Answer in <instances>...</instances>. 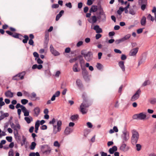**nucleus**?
I'll return each mask as SVG.
<instances>
[{
  "label": "nucleus",
  "instance_id": "f257e3e1",
  "mask_svg": "<svg viewBox=\"0 0 156 156\" xmlns=\"http://www.w3.org/2000/svg\"><path fill=\"white\" fill-rule=\"evenodd\" d=\"M6 33L9 36L16 39H18L20 40H22V42L24 44H26L27 43L29 39V36L26 34L24 35L23 36L20 34L14 32L13 33L9 30H6Z\"/></svg>",
  "mask_w": 156,
  "mask_h": 156
},
{
  "label": "nucleus",
  "instance_id": "f03ea898",
  "mask_svg": "<svg viewBox=\"0 0 156 156\" xmlns=\"http://www.w3.org/2000/svg\"><path fill=\"white\" fill-rule=\"evenodd\" d=\"M82 98L83 99V101L81 105L85 108H88L92 105V102L88 101L87 94L85 92H83Z\"/></svg>",
  "mask_w": 156,
  "mask_h": 156
},
{
  "label": "nucleus",
  "instance_id": "7ed1b4c3",
  "mask_svg": "<svg viewBox=\"0 0 156 156\" xmlns=\"http://www.w3.org/2000/svg\"><path fill=\"white\" fill-rule=\"evenodd\" d=\"M132 133L131 143L135 145L137 142L139 138V134L135 129H133Z\"/></svg>",
  "mask_w": 156,
  "mask_h": 156
},
{
  "label": "nucleus",
  "instance_id": "20e7f679",
  "mask_svg": "<svg viewBox=\"0 0 156 156\" xmlns=\"http://www.w3.org/2000/svg\"><path fill=\"white\" fill-rule=\"evenodd\" d=\"M146 114L144 112L140 113L134 115L133 116V119L135 120H143L146 118Z\"/></svg>",
  "mask_w": 156,
  "mask_h": 156
},
{
  "label": "nucleus",
  "instance_id": "39448f33",
  "mask_svg": "<svg viewBox=\"0 0 156 156\" xmlns=\"http://www.w3.org/2000/svg\"><path fill=\"white\" fill-rule=\"evenodd\" d=\"M25 74L26 72L25 71H23L22 72L19 73L13 76L12 77V79L14 80H22L24 79Z\"/></svg>",
  "mask_w": 156,
  "mask_h": 156
},
{
  "label": "nucleus",
  "instance_id": "423d86ee",
  "mask_svg": "<svg viewBox=\"0 0 156 156\" xmlns=\"http://www.w3.org/2000/svg\"><path fill=\"white\" fill-rule=\"evenodd\" d=\"M122 134L121 135L122 141L123 142H126L129 138V133L125 129L122 132Z\"/></svg>",
  "mask_w": 156,
  "mask_h": 156
},
{
  "label": "nucleus",
  "instance_id": "0eeeda50",
  "mask_svg": "<svg viewBox=\"0 0 156 156\" xmlns=\"http://www.w3.org/2000/svg\"><path fill=\"white\" fill-rule=\"evenodd\" d=\"M84 58L87 61L90 62L92 60L93 58V53L90 51H88L85 55Z\"/></svg>",
  "mask_w": 156,
  "mask_h": 156
},
{
  "label": "nucleus",
  "instance_id": "6e6552de",
  "mask_svg": "<svg viewBox=\"0 0 156 156\" xmlns=\"http://www.w3.org/2000/svg\"><path fill=\"white\" fill-rule=\"evenodd\" d=\"M141 92V90L140 89L138 90L135 93L132 97L131 98V101H134L140 97V95Z\"/></svg>",
  "mask_w": 156,
  "mask_h": 156
},
{
  "label": "nucleus",
  "instance_id": "1a4fd4ad",
  "mask_svg": "<svg viewBox=\"0 0 156 156\" xmlns=\"http://www.w3.org/2000/svg\"><path fill=\"white\" fill-rule=\"evenodd\" d=\"M82 74L84 80L86 81H88L89 78L88 76V73L86 70V69H82Z\"/></svg>",
  "mask_w": 156,
  "mask_h": 156
},
{
  "label": "nucleus",
  "instance_id": "9d476101",
  "mask_svg": "<svg viewBox=\"0 0 156 156\" xmlns=\"http://www.w3.org/2000/svg\"><path fill=\"white\" fill-rule=\"evenodd\" d=\"M79 61L81 69H86L85 61L81 55H79Z\"/></svg>",
  "mask_w": 156,
  "mask_h": 156
},
{
  "label": "nucleus",
  "instance_id": "9b49d317",
  "mask_svg": "<svg viewBox=\"0 0 156 156\" xmlns=\"http://www.w3.org/2000/svg\"><path fill=\"white\" fill-rule=\"evenodd\" d=\"M50 51L51 53L54 56H56L59 55L60 53L56 50L54 49L53 45L51 44L50 47Z\"/></svg>",
  "mask_w": 156,
  "mask_h": 156
},
{
  "label": "nucleus",
  "instance_id": "f8f14e48",
  "mask_svg": "<svg viewBox=\"0 0 156 156\" xmlns=\"http://www.w3.org/2000/svg\"><path fill=\"white\" fill-rule=\"evenodd\" d=\"M44 64H45L46 66H48V69H47L45 70L44 73L46 76L48 77H50L51 75V73L50 71V69H49V64L48 62H46L44 63Z\"/></svg>",
  "mask_w": 156,
  "mask_h": 156
},
{
  "label": "nucleus",
  "instance_id": "ddd939ff",
  "mask_svg": "<svg viewBox=\"0 0 156 156\" xmlns=\"http://www.w3.org/2000/svg\"><path fill=\"white\" fill-rule=\"evenodd\" d=\"M139 49L138 48H136L131 49L129 51V55L130 56H135L137 53Z\"/></svg>",
  "mask_w": 156,
  "mask_h": 156
},
{
  "label": "nucleus",
  "instance_id": "4468645a",
  "mask_svg": "<svg viewBox=\"0 0 156 156\" xmlns=\"http://www.w3.org/2000/svg\"><path fill=\"white\" fill-rule=\"evenodd\" d=\"M137 10L136 6L134 5L133 6V8H130L129 11V13L133 15H134L136 13V11Z\"/></svg>",
  "mask_w": 156,
  "mask_h": 156
},
{
  "label": "nucleus",
  "instance_id": "2eb2a0df",
  "mask_svg": "<svg viewBox=\"0 0 156 156\" xmlns=\"http://www.w3.org/2000/svg\"><path fill=\"white\" fill-rule=\"evenodd\" d=\"M14 93L11 91V90H7L5 93V95L6 97L12 98L13 97Z\"/></svg>",
  "mask_w": 156,
  "mask_h": 156
},
{
  "label": "nucleus",
  "instance_id": "dca6fc26",
  "mask_svg": "<svg viewBox=\"0 0 156 156\" xmlns=\"http://www.w3.org/2000/svg\"><path fill=\"white\" fill-rule=\"evenodd\" d=\"M125 143H123V142L122 141V144L119 148L120 150L124 152L127 151L128 150V149L126 147V145Z\"/></svg>",
  "mask_w": 156,
  "mask_h": 156
},
{
  "label": "nucleus",
  "instance_id": "f3484780",
  "mask_svg": "<svg viewBox=\"0 0 156 156\" xmlns=\"http://www.w3.org/2000/svg\"><path fill=\"white\" fill-rule=\"evenodd\" d=\"M64 12H65L64 10H61L59 13L56 15L55 17V20L56 21H58L60 18L63 15Z\"/></svg>",
  "mask_w": 156,
  "mask_h": 156
},
{
  "label": "nucleus",
  "instance_id": "a211bd4d",
  "mask_svg": "<svg viewBox=\"0 0 156 156\" xmlns=\"http://www.w3.org/2000/svg\"><path fill=\"white\" fill-rule=\"evenodd\" d=\"M16 133H15V132H14L13 133L14 135V137L16 140L17 142L18 143H19L21 140V137L20 135H18L19 133L18 131H16Z\"/></svg>",
  "mask_w": 156,
  "mask_h": 156
},
{
  "label": "nucleus",
  "instance_id": "6ab92c4d",
  "mask_svg": "<svg viewBox=\"0 0 156 156\" xmlns=\"http://www.w3.org/2000/svg\"><path fill=\"white\" fill-rule=\"evenodd\" d=\"M88 21L90 23L94 24L97 21V18L95 16H92V18H89L87 19Z\"/></svg>",
  "mask_w": 156,
  "mask_h": 156
},
{
  "label": "nucleus",
  "instance_id": "aec40b11",
  "mask_svg": "<svg viewBox=\"0 0 156 156\" xmlns=\"http://www.w3.org/2000/svg\"><path fill=\"white\" fill-rule=\"evenodd\" d=\"M93 29L96 31V32L97 33H100L102 32V29L100 28L98 25L94 26Z\"/></svg>",
  "mask_w": 156,
  "mask_h": 156
},
{
  "label": "nucleus",
  "instance_id": "412c9836",
  "mask_svg": "<svg viewBox=\"0 0 156 156\" xmlns=\"http://www.w3.org/2000/svg\"><path fill=\"white\" fill-rule=\"evenodd\" d=\"M73 131V129L69 127V126H67L65 130L64 133L66 135H68L70 134Z\"/></svg>",
  "mask_w": 156,
  "mask_h": 156
},
{
  "label": "nucleus",
  "instance_id": "4be33fe9",
  "mask_svg": "<svg viewBox=\"0 0 156 156\" xmlns=\"http://www.w3.org/2000/svg\"><path fill=\"white\" fill-rule=\"evenodd\" d=\"M86 108L81 105L80 106V111L82 114H85L87 112V109Z\"/></svg>",
  "mask_w": 156,
  "mask_h": 156
},
{
  "label": "nucleus",
  "instance_id": "5701e85b",
  "mask_svg": "<svg viewBox=\"0 0 156 156\" xmlns=\"http://www.w3.org/2000/svg\"><path fill=\"white\" fill-rule=\"evenodd\" d=\"M117 150V147L115 146H113L112 148H110L108 152L111 154H112L114 153Z\"/></svg>",
  "mask_w": 156,
  "mask_h": 156
},
{
  "label": "nucleus",
  "instance_id": "b1692460",
  "mask_svg": "<svg viewBox=\"0 0 156 156\" xmlns=\"http://www.w3.org/2000/svg\"><path fill=\"white\" fill-rule=\"evenodd\" d=\"M22 111L24 113V115L25 117H28L30 116L29 113L30 112V111L29 110L27 109L25 107L22 110Z\"/></svg>",
  "mask_w": 156,
  "mask_h": 156
},
{
  "label": "nucleus",
  "instance_id": "393cba45",
  "mask_svg": "<svg viewBox=\"0 0 156 156\" xmlns=\"http://www.w3.org/2000/svg\"><path fill=\"white\" fill-rule=\"evenodd\" d=\"M24 119L27 123L28 124L30 123L31 122L33 121V119L30 116L28 117H25Z\"/></svg>",
  "mask_w": 156,
  "mask_h": 156
},
{
  "label": "nucleus",
  "instance_id": "a878e982",
  "mask_svg": "<svg viewBox=\"0 0 156 156\" xmlns=\"http://www.w3.org/2000/svg\"><path fill=\"white\" fill-rule=\"evenodd\" d=\"M124 62L123 61H120L119 62L118 65L119 66L123 72L125 71V66L124 65Z\"/></svg>",
  "mask_w": 156,
  "mask_h": 156
},
{
  "label": "nucleus",
  "instance_id": "bb28decb",
  "mask_svg": "<svg viewBox=\"0 0 156 156\" xmlns=\"http://www.w3.org/2000/svg\"><path fill=\"white\" fill-rule=\"evenodd\" d=\"M34 113L37 117L39 114L40 112V109L38 107H37L34 108Z\"/></svg>",
  "mask_w": 156,
  "mask_h": 156
},
{
  "label": "nucleus",
  "instance_id": "cd10ccee",
  "mask_svg": "<svg viewBox=\"0 0 156 156\" xmlns=\"http://www.w3.org/2000/svg\"><path fill=\"white\" fill-rule=\"evenodd\" d=\"M99 14L101 16H103V18H102V21L103 22H105L106 20V17L105 14L103 12L102 9L100 10Z\"/></svg>",
  "mask_w": 156,
  "mask_h": 156
},
{
  "label": "nucleus",
  "instance_id": "c85d7f7f",
  "mask_svg": "<svg viewBox=\"0 0 156 156\" xmlns=\"http://www.w3.org/2000/svg\"><path fill=\"white\" fill-rule=\"evenodd\" d=\"M97 6L95 5H93L91 6L89 10V12H95L97 11Z\"/></svg>",
  "mask_w": 156,
  "mask_h": 156
},
{
  "label": "nucleus",
  "instance_id": "c756f323",
  "mask_svg": "<svg viewBox=\"0 0 156 156\" xmlns=\"http://www.w3.org/2000/svg\"><path fill=\"white\" fill-rule=\"evenodd\" d=\"M70 119L72 121H74L78 119V114L72 115L70 117Z\"/></svg>",
  "mask_w": 156,
  "mask_h": 156
},
{
  "label": "nucleus",
  "instance_id": "7c9ffc66",
  "mask_svg": "<svg viewBox=\"0 0 156 156\" xmlns=\"http://www.w3.org/2000/svg\"><path fill=\"white\" fill-rule=\"evenodd\" d=\"M146 23V17L144 16L140 20V23L141 25L145 26Z\"/></svg>",
  "mask_w": 156,
  "mask_h": 156
},
{
  "label": "nucleus",
  "instance_id": "2f4dec72",
  "mask_svg": "<svg viewBox=\"0 0 156 156\" xmlns=\"http://www.w3.org/2000/svg\"><path fill=\"white\" fill-rule=\"evenodd\" d=\"M51 149L50 146H48L47 147V149L44 151H42V153L43 154H45L46 155L48 154H50L51 151Z\"/></svg>",
  "mask_w": 156,
  "mask_h": 156
},
{
  "label": "nucleus",
  "instance_id": "473e14b6",
  "mask_svg": "<svg viewBox=\"0 0 156 156\" xmlns=\"http://www.w3.org/2000/svg\"><path fill=\"white\" fill-rule=\"evenodd\" d=\"M9 116V113L8 112L4 113L3 114H1L0 116V121L2 120L5 118Z\"/></svg>",
  "mask_w": 156,
  "mask_h": 156
},
{
  "label": "nucleus",
  "instance_id": "72a5a7b5",
  "mask_svg": "<svg viewBox=\"0 0 156 156\" xmlns=\"http://www.w3.org/2000/svg\"><path fill=\"white\" fill-rule=\"evenodd\" d=\"M57 123L56 125L57 126V129H58V130H59L60 129H61V126L62 125V122L60 120H57Z\"/></svg>",
  "mask_w": 156,
  "mask_h": 156
},
{
  "label": "nucleus",
  "instance_id": "f704fd0d",
  "mask_svg": "<svg viewBox=\"0 0 156 156\" xmlns=\"http://www.w3.org/2000/svg\"><path fill=\"white\" fill-rule=\"evenodd\" d=\"M36 144V143L34 141L32 142L30 147V149L32 150H34L35 148Z\"/></svg>",
  "mask_w": 156,
  "mask_h": 156
},
{
  "label": "nucleus",
  "instance_id": "c9c22d12",
  "mask_svg": "<svg viewBox=\"0 0 156 156\" xmlns=\"http://www.w3.org/2000/svg\"><path fill=\"white\" fill-rule=\"evenodd\" d=\"M73 69L74 72H78V62H76L73 65Z\"/></svg>",
  "mask_w": 156,
  "mask_h": 156
},
{
  "label": "nucleus",
  "instance_id": "e433bc0d",
  "mask_svg": "<svg viewBox=\"0 0 156 156\" xmlns=\"http://www.w3.org/2000/svg\"><path fill=\"white\" fill-rule=\"evenodd\" d=\"M146 60V57L145 56H142L141 59L139 61L138 63V66H139L140 65L142 64L143 62H144Z\"/></svg>",
  "mask_w": 156,
  "mask_h": 156
},
{
  "label": "nucleus",
  "instance_id": "4c0bfd02",
  "mask_svg": "<svg viewBox=\"0 0 156 156\" xmlns=\"http://www.w3.org/2000/svg\"><path fill=\"white\" fill-rule=\"evenodd\" d=\"M22 142H20L21 146H23L26 143H27V138L25 137V136L24 135L22 136Z\"/></svg>",
  "mask_w": 156,
  "mask_h": 156
},
{
  "label": "nucleus",
  "instance_id": "58836bf2",
  "mask_svg": "<svg viewBox=\"0 0 156 156\" xmlns=\"http://www.w3.org/2000/svg\"><path fill=\"white\" fill-rule=\"evenodd\" d=\"M79 90L81 91H82L84 90V88L83 87V85L80 81L79 80Z\"/></svg>",
  "mask_w": 156,
  "mask_h": 156
},
{
  "label": "nucleus",
  "instance_id": "ea45409f",
  "mask_svg": "<svg viewBox=\"0 0 156 156\" xmlns=\"http://www.w3.org/2000/svg\"><path fill=\"white\" fill-rule=\"evenodd\" d=\"M25 106L23 105H21L20 103H18L16 104L15 107L16 108L20 109L19 108H21L22 110L25 108Z\"/></svg>",
  "mask_w": 156,
  "mask_h": 156
},
{
  "label": "nucleus",
  "instance_id": "a19ab883",
  "mask_svg": "<svg viewBox=\"0 0 156 156\" xmlns=\"http://www.w3.org/2000/svg\"><path fill=\"white\" fill-rule=\"evenodd\" d=\"M131 36V35L130 34H128L126 35H125L124 37H122V38L124 41H126L128 39H129L130 37Z\"/></svg>",
  "mask_w": 156,
  "mask_h": 156
},
{
  "label": "nucleus",
  "instance_id": "79ce46f5",
  "mask_svg": "<svg viewBox=\"0 0 156 156\" xmlns=\"http://www.w3.org/2000/svg\"><path fill=\"white\" fill-rule=\"evenodd\" d=\"M124 42L122 37L116 40L115 41V43L116 44H118L120 43Z\"/></svg>",
  "mask_w": 156,
  "mask_h": 156
},
{
  "label": "nucleus",
  "instance_id": "37998d69",
  "mask_svg": "<svg viewBox=\"0 0 156 156\" xmlns=\"http://www.w3.org/2000/svg\"><path fill=\"white\" fill-rule=\"evenodd\" d=\"M11 128L16 131H18L16 126L15 125L13 122L10 123Z\"/></svg>",
  "mask_w": 156,
  "mask_h": 156
},
{
  "label": "nucleus",
  "instance_id": "c03bdc74",
  "mask_svg": "<svg viewBox=\"0 0 156 156\" xmlns=\"http://www.w3.org/2000/svg\"><path fill=\"white\" fill-rule=\"evenodd\" d=\"M96 67L98 70H101L102 69L103 66L101 64L99 63H97Z\"/></svg>",
  "mask_w": 156,
  "mask_h": 156
},
{
  "label": "nucleus",
  "instance_id": "a18cd8bd",
  "mask_svg": "<svg viewBox=\"0 0 156 156\" xmlns=\"http://www.w3.org/2000/svg\"><path fill=\"white\" fill-rule=\"evenodd\" d=\"M45 41H47L48 43L49 41V34L48 33H46L44 36V42Z\"/></svg>",
  "mask_w": 156,
  "mask_h": 156
},
{
  "label": "nucleus",
  "instance_id": "49530a36",
  "mask_svg": "<svg viewBox=\"0 0 156 156\" xmlns=\"http://www.w3.org/2000/svg\"><path fill=\"white\" fill-rule=\"evenodd\" d=\"M28 100L26 99H23L21 100V103L23 105H25L28 103Z\"/></svg>",
  "mask_w": 156,
  "mask_h": 156
},
{
  "label": "nucleus",
  "instance_id": "de8ad7c7",
  "mask_svg": "<svg viewBox=\"0 0 156 156\" xmlns=\"http://www.w3.org/2000/svg\"><path fill=\"white\" fill-rule=\"evenodd\" d=\"M40 120H37L35 122V127L39 128L41 123H40Z\"/></svg>",
  "mask_w": 156,
  "mask_h": 156
},
{
  "label": "nucleus",
  "instance_id": "09e8293b",
  "mask_svg": "<svg viewBox=\"0 0 156 156\" xmlns=\"http://www.w3.org/2000/svg\"><path fill=\"white\" fill-rule=\"evenodd\" d=\"M77 59H78V56H76L74 58L70 59L69 60V62L70 63H73L74 62L76 61Z\"/></svg>",
  "mask_w": 156,
  "mask_h": 156
},
{
  "label": "nucleus",
  "instance_id": "8fccbe9b",
  "mask_svg": "<svg viewBox=\"0 0 156 156\" xmlns=\"http://www.w3.org/2000/svg\"><path fill=\"white\" fill-rule=\"evenodd\" d=\"M150 83V82L149 80L145 81L143 83L142 86L144 87L146 86L147 85H149Z\"/></svg>",
  "mask_w": 156,
  "mask_h": 156
},
{
  "label": "nucleus",
  "instance_id": "3c124183",
  "mask_svg": "<svg viewBox=\"0 0 156 156\" xmlns=\"http://www.w3.org/2000/svg\"><path fill=\"white\" fill-rule=\"evenodd\" d=\"M38 64H42L43 63V61L41 59L40 57L35 60Z\"/></svg>",
  "mask_w": 156,
  "mask_h": 156
},
{
  "label": "nucleus",
  "instance_id": "603ef678",
  "mask_svg": "<svg viewBox=\"0 0 156 156\" xmlns=\"http://www.w3.org/2000/svg\"><path fill=\"white\" fill-rule=\"evenodd\" d=\"M33 55L34 56L35 58V59H37V58L39 57V55L38 53L36 51H34L33 53Z\"/></svg>",
  "mask_w": 156,
  "mask_h": 156
},
{
  "label": "nucleus",
  "instance_id": "864d4df0",
  "mask_svg": "<svg viewBox=\"0 0 156 156\" xmlns=\"http://www.w3.org/2000/svg\"><path fill=\"white\" fill-rule=\"evenodd\" d=\"M130 6V4L129 3L127 5V6L124 8V10L125 13H128V9L129 8Z\"/></svg>",
  "mask_w": 156,
  "mask_h": 156
},
{
  "label": "nucleus",
  "instance_id": "5fc2aeb1",
  "mask_svg": "<svg viewBox=\"0 0 156 156\" xmlns=\"http://www.w3.org/2000/svg\"><path fill=\"white\" fill-rule=\"evenodd\" d=\"M37 96V94L35 92H32L31 94V95L30 94V98H35Z\"/></svg>",
  "mask_w": 156,
  "mask_h": 156
},
{
  "label": "nucleus",
  "instance_id": "6e6d98bb",
  "mask_svg": "<svg viewBox=\"0 0 156 156\" xmlns=\"http://www.w3.org/2000/svg\"><path fill=\"white\" fill-rule=\"evenodd\" d=\"M8 156H14V152L13 150L10 149L8 152Z\"/></svg>",
  "mask_w": 156,
  "mask_h": 156
},
{
  "label": "nucleus",
  "instance_id": "4d7b16f0",
  "mask_svg": "<svg viewBox=\"0 0 156 156\" xmlns=\"http://www.w3.org/2000/svg\"><path fill=\"white\" fill-rule=\"evenodd\" d=\"M15 123L16 124V127L18 129H20L21 128L20 126L19 123V122L17 120H15Z\"/></svg>",
  "mask_w": 156,
  "mask_h": 156
},
{
  "label": "nucleus",
  "instance_id": "13d9d810",
  "mask_svg": "<svg viewBox=\"0 0 156 156\" xmlns=\"http://www.w3.org/2000/svg\"><path fill=\"white\" fill-rule=\"evenodd\" d=\"M53 145L55 147H59L60 146V144H59L58 142L56 140L54 141L53 144Z\"/></svg>",
  "mask_w": 156,
  "mask_h": 156
},
{
  "label": "nucleus",
  "instance_id": "bf43d9fd",
  "mask_svg": "<svg viewBox=\"0 0 156 156\" xmlns=\"http://www.w3.org/2000/svg\"><path fill=\"white\" fill-rule=\"evenodd\" d=\"M6 139L8 142H10L12 141V136H7Z\"/></svg>",
  "mask_w": 156,
  "mask_h": 156
},
{
  "label": "nucleus",
  "instance_id": "052dcab7",
  "mask_svg": "<svg viewBox=\"0 0 156 156\" xmlns=\"http://www.w3.org/2000/svg\"><path fill=\"white\" fill-rule=\"evenodd\" d=\"M147 19L149 20H150L152 22L154 20V17L152 16L150 14H148L147 17Z\"/></svg>",
  "mask_w": 156,
  "mask_h": 156
},
{
  "label": "nucleus",
  "instance_id": "680f3d73",
  "mask_svg": "<svg viewBox=\"0 0 156 156\" xmlns=\"http://www.w3.org/2000/svg\"><path fill=\"white\" fill-rule=\"evenodd\" d=\"M28 44L30 45L33 47L34 46V42L33 40H29Z\"/></svg>",
  "mask_w": 156,
  "mask_h": 156
},
{
  "label": "nucleus",
  "instance_id": "e2e57ef3",
  "mask_svg": "<svg viewBox=\"0 0 156 156\" xmlns=\"http://www.w3.org/2000/svg\"><path fill=\"white\" fill-rule=\"evenodd\" d=\"M57 120L55 119L54 118H53L49 122V124H52L53 125H54V123Z\"/></svg>",
  "mask_w": 156,
  "mask_h": 156
},
{
  "label": "nucleus",
  "instance_id": "0e129e2a",
  "mask_svg": "<svg viewBox=\"0 0 156 156\" xmlns=\"http://www.w3.org/2000/svg\"><path fill=\"white\" fill-rule=\"evenodd\" d=\"M65 5L66 7L69 8V9H71L72 8V5L71 3L70 2H69L68 3H66L65 4Z\"/></svg>",
  "mask_w": 156,
  "mask_h": 156
},
{
  "label": "nucleus",
  "instance_id": "69168bd1",
  "mask_svg": "<svg viewBox=\"0 0 156 156\" xmlns=\"http://www.w3.org/2000/svg\"><path fill=\"white\" fill-rule=\"evenodd\" d=\"M150 103L151 104L154 105L156 103V98H154L151 99L150 101Z\"/></svg>",
  "mask_w": 156,
  "mask_h": 156
},
{
  "label": "nucleus",
  "instance_id": "338daca9",
  "mask_svg": "<svg viewBox=\"0 0 156 156\" xmlns=\"http://www.w3.org/2000/svg\"><path fill=\"white\" fill-rule=\"evenodd\" d=\"M60 94V92L58 90L56 91L53 95L56 98L58 97Z\"/></svg>",
  "mask_w": 156,
  "mask_h": 156
},
{
  "label": "nucleus",
  "instance_id": "774afa93",
  "mask_svg": "<svg viewBox=\"0 0 156 156\" xmlns=\"http://www.w3.org/2000/svg\"><path fill=\"white\" fill-rule=\"evenodd\" d=\"M40 128L41 130H44L47 129V126L46 125H43L40 127Z\"/></svg>",
  "mask_w": 156,
  "mask_h": 156
}]
</instances>
